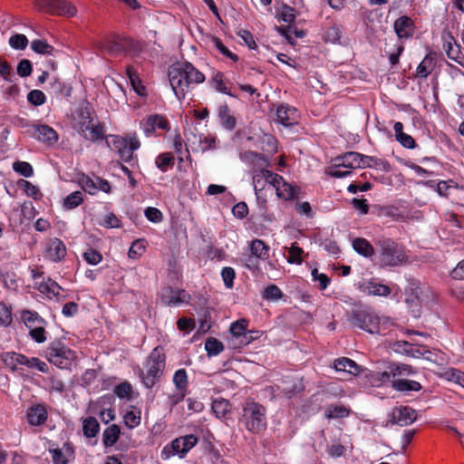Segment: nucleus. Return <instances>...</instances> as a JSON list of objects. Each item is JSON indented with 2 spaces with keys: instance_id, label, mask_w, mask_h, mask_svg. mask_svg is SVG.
<instances>
[{
  "instance_id": "nucleus-1",
  "label": "nucleus",
  "mask_w": 464,
  "mask_h": 464,
  "mask_svg": "<svg viewBox=\"0 0 464 464\" xmlns=\"http://www.w3.org/2000/svg\"><path fill=\"white\" fill-rule=\"evenodd\" d=\"M168 76L174 94L180 102L185 99L191 84H199L206 80L204 73L187 61L170 65Z\"/></svg>"
},
{
  "instance_id": "nucleus-2",
  "label": "nucleus",
  "mask_w": 464,
  "mask_h": 464,
  "mask_svg": "<svg viewBox=\"0 0 464 464\" xmlns=\"http://www.w3.org/2000/svg\"><path fill=\"white\" fill-rule=\"evenodd\" d=\"M238 421L247 431L259 434L267 427L266 409L254 400H247L243 403Z\"/></svg>"
},
{
  "instance_id": "nucleus-3",
  "label": "nucleus",
  "mask_w": 464,
  "mask_h": 464,
  "mask_svg": "<svg viewBox=\"0 0 464 464\" xmlns=\"http://www.w3.org/2000/svg\"><path fill=\"white\" fill-rule=\"evenodd\" d=\"M166 366V355L160 346L155 347L145 362L146 372L139 369V376L147 389H151L160 377Z\"/></svg>"
},
{
  "instance_id": "nucleus-4",
  "label": "nucleus",
  "mask_w": 464,
  "mask_h": 464,
  "mask_svg": "<svg viewBox=\"0 0 464 464\" xmlns=\"http://www.w3.org/2000/svg\"><path fill=\"white\" fill-rule=\"evenodd\" d=\"M379 263L382 266H396L407 260V256L402 246L391 238L378 241Z\"/></svg>"
},
{
  "instance_id": "nucleus-5",
  "label": "nucleus",
  "mask_w": 464,
  "mask_h": 464,
  "mask_svg": "<svg viewBox=\"0 0 464 464\" xmlns=\"http://www.w3.org/2000/svg\"><path fill=\"white\" fill-rule=\"evenodd\" d=\"M106 144L124 162H130L133 160V151L140 147V142L135 133L128 135L126 138L119 135H109L106 138Z\"/></svg>"
},
{
  "instance_id": "nucleus-6",
  "label": "nucleus",
  "mask_w": 464,
  "mask_h": 464,
  "mask_svg": "<svg viewBox=\"0 0 464 464\" xmlns=\"http://www.w3.org/2000/svg\"><path fill=\"white\" fill-rule=\"evenodd\" d=\"M48 361L61 369H68L76 359L75 352L60 341L50 343L46 349Z\"/></svg>"
},
{
  "instance_id": "nucleus-7",
  "label": "nucleus",
  "mask_w": 464,
  "mask_h": 464,
  "mask_svg": "<svg viewBox=\"0 0 464 464\" xmlns=\"http://www.w3.org/2000/svg\"><path fill=\"white\" fill-rule=\"evenodd\" d=\"M350 323L370 334H376L380 329V318L372 311L366 308L353 309L349 317Z\"/></svg>"
},
{
  "instance_id": "nucleus-8",
  "label": "nucleus",
  "mask_w": 464,
  "mask_h": 464,
  "mask_svg": "<svg viewBox=\"0 0 464 464\" xmlns=\"http://www.w3.org/2000/svg\"><path fill=\"white\" fill-rule=\"evenodd\" d=\"M198 438L194 434L180 436L167 444L161 450V458L169 459L178 455L180 459L185 458L188 452L197 445Z\"/></svg>"
},
{
  "instance_id": "nucleus-9",
  "label": "nucleus",
  "mask_w": 464,
  "mask_h": 464,
  "mask_svg": "<svg viewBox=\"0 0 464 464\" xmlns=\"http://www.w3.org/2000/svg\"><path fill=\"white\" fill-rule=\"evenodd\" d=\"M131 40L118 34H111L105 37L97 44L100 52L117 56L128 51L131 45Z\"/></svg>"
},
{
  "instance_id": "nucleus-10",
  "label": "nucleus",
  "mask_w": 464,
  "mask_h": 464,
  "mask_svg": "<svg viewBox=\"0 0 464 464\" xmlns=\"http://www.w3.org/2000/svg\"><path fill=\"white\" fill-rule=\"evenodd\" d=\"M35 5L39 11L45 12L53 15L76 14V7L64 0H35Z\"/></svg>"
},
{
  "instance_id": "nucleus-11",
  "label": "nucleus",
  "mask_w": 464,
  "mask_h": 464,
  "mask_svg": "<svg viewBox=\"0 0 464 464\" xmlns=\"http://www.w3.org/2000/svg\"><path fill=\"white\" fill-rule=\"evenodd\" d=\"M140 127L147 137H151L156 130L169 131L170 123L166 116L161 114H152L143 119L140 122Z\"/></svg>"
},
{
  "instance_id": "nucleus-12",
  "label": "nucleus",
  "mask_w": 464,
  "mask_h": 464,
  "mask_svg": "<svg viewBox=\"0 0 464 464\" xmlns=\"http://www.w3.org/2000/svg\"><path fill=\"white\" fill-rule=\"evenodd\" d=\"M276 121L285 127H292L298 123L300 114L297 109L287 103H280L276 110Z\"/></svg>"
},
{
  "instance_id": "nucleus-13",
  "label": "nucleus",
  "mask_w": 464,
  "mask_h": 464,
  "mask_svg": "<svg viewBox=\"0 0 464 464\" xmlns=\"http://www.w3.org/2000/svg\"><path fill=\"white\" fill-rule=\"evenodd\" d=\"M190 298V295L184 289H174L170 286L162 289L161 300L169 306H177L184 303L188 304Z\"/></svg>"
},
{
  "instance_id": "nucleus-14",
  "label": "nucleus",
  "mask_w": 464,
  "mask_h": 464,
  "mask_svg": "<svg viewBox=\"0 0 464 464\" xmlns=\"http://www.w3.org/2000/svg\"><path fill=\"white\" fill-rule=\"evenodd\" d=\"M417 419V412L411 407L400 406L392 410L391 422L400 426H407L413 423Z\"/></svg>"
},
{
  "instance_id": "nucleus-15",
  "label": "nucleus",
  "mask_w": 464,
  "mask_h": 464,
  "mask_svg": "<svg viewBox=\"0 0 464 464\" xmlns=\"http://www.w3.org/2000/svg\"><path fill=\"white\" fill-rule=\"evenodd\" d=\"M393 29L399 39L407 40L413 36L415 33V24L410 16L401 15L394 21Z\"/></svg>"
},
{
  "instance_id": "nucleus-16",
  "label": "nucleus",
  "mask_w": 464,
  "mask_h": 464,
  "mask_svg": "<svg viewBox=\"0 0 464 464\" xmlns=\"http://www.w3.org/2000/svg\"><path fill=\"white\" fill-rule=\"evenodd\" d=\"M48 418V411L44 403L31 405L26 411V420L30 426H42Z\"/></svg>"
},
{
  "instance_id": "nucleus-17",
  "label": "nucleus",
  "mask_w": 464,
  "mask_h": 464,
  "mask_svg": "<svg viewBox=\"0 0 464 464\" xmlns=\"http://www.w3.org/2000/svg\"><path fill=\"white\" fill-rule=\"evenodd\" d=\"M358 289L365 295L382 297H387L392 293L390 286L378 283L374 279L360 284Z\"/></svg>"
},
{
  "instance_id": "nucleus-18",
  "label": "nucleus",
  "mask_w": 464,
  "mask_h": 464,
  "mask_svg": "<svg viewBox=\"0 0 464 464\" xmlns=\"http://www.w3.org/2000/svg\"><path fill=\"white\" fill-rule=\"evenodd\" d=\"M362 155L356 151H348L344 154L337 156L334 160V168L343 167L346 169L361 168L362 161Z\"/></svg>"
},
{
  "instance_id": "nucleus-19",
  "label": "nucleus",
  "mask_w": 464,
  "mask_h": 464,
  "mask_svg": "<svg viewBox=\"0 0 464 464\" xmlns=\"http://www.w3.org/2000/svg\"><path fill=\"white\" fill-rule=\"evenodd\" d=\"M53 464H68L74 458V448L69 441L63 443V448L49 449Z\"/></svg>"
},
{
  "instance_id": "nucleus-20",
  "label": "nucleus",
  "mask_w": 464,
  "mask_h": 464,
  "mask_svg": "<svg viewBox=\"0 0 464 464\" xmlns=\"http://www.w3.org/2000/svg\"><path fill=\"white\" fill-rule=\"evenodd\" d=\"M239 158L242 161L251 164L256 169L260 172L269 166V160L266 156L252 150H245L240 152Z\"/></svg>"
},
{
  "instance_id": "nucleus-21",
  "label": "nucleus",
  "mask_w": 464,
  "mask_h": 464,
  "mask_svg": "<svg viewBox=\"0 0 464 464\" xmlns=\"http://www.w3.org/2000/svg\"><path fill=\"white\" fill-rule=\"evenodd\" d=\"M34 137L41 142L54 145L58 141L56 130L48 125H34Z\"/></svg>"
},
{
  "instance_id": "nucleus-22",
  "label": "nucleus",
  "mask_w": 464,
  "mask_h": 464,
  "mask_svg": "<svg viewBox=\"0 0 464 464\" xmlns=\"http://www.w3.org/2000/svg\"><path fill=\"white\" fill-rule=\"evenodd\" d=\"M47 257L53 262H60L66 256V246L59 238L51 239L46 246Z\"/></svg>"
},
{
  "instance_id": "nucleus-23",
  "label": "nucleus",
  "mask_w": 464,
  "mask_h": 464,
  "mask_svg": "<svg viewBox=\"0 0 464 464\" xmlns=\"http://www.w3.org/2000/svg\"><path fill=\"white\" fill-rule=\"evenodd\" d=\"M392 388L399 392L410 394L412 392H420L422 385L417 381L407 378H395L392 382Z\"/></svg>"
},
{
  "instance_id": "nucleus-24",
  "label": "nucleus",
  "mask_w": 464,
  "mask_h": 464,
  "mask_svg": "<svg viewBox=\"0 0 464 464\" xmlns=\"http://www.w3.org/2000/svg\"><path fill=\"white\" fill-rule=\"evenodd\" d=\"M218 115L220 121V124L224 129L231 131L236 128L237 119L231 112L227 103L218 106Z\"/></svg>"
},
{
  "instance_id": "nucleus-25",
  "label": "nucleus",
  "mask_w": 464,
  "mask_h": 464,
  "mask_svg": "<svg viewBox=\"0 0 464 464\" xmlns=\"http://www.w3.org/2000/svg\"><path fill=\"white\" fill-rule=\"evenodd\" d=\"M334 367L337 372H343L351 376H355L360 372V366L353 360L347 357L334 360Z\"/></svg>"
},
{
  "instance_id": "nucleus-26",
  "label": "nucleus",
  "mask_w": 464,
  "mask_h": 464,
  "mask_svg": "<svg viewBox=\"0 0 464 464\" xmlns=\"http://www.w3.org/2000/svg\"><path fill=\"white\" fill-rule=\"evenodd\" d=\"M443 49L450 59L461 63L460 59L463 56L460 51V45L456 42L452 35H448L447 38H444Z\"/></svg>"
},
{
  "instance_id": "nucleus-27",
  "label": "nucleus",
  "mask_w": 464,
  "mask_h": 464,
  "mask_svg": "<svg viewBox=\"0 0 464 464\" xmlns=\"http://www.w3.org/2000/svg\"><path fill=\"white\" fill-rule=\"evenodd\" d=\"M228 80H226L225 74L218 71L214 72L211 79L209 80V84L218 92L229 95L231 97L237 98V96L231 92L228 87L227 86V82Z\"/></svg>"
},
{
  "instance_id": "nucleus-28",
  "label": "nucleus",
  "mask_w": 464,
  "mask_h": 464,
  "mask_svg": "<svg viewBox=\"0 0 464 464\" xmlns=\"http://www.w3.org/2000/svg\"><path fill=\"white\" fill-rule=\"evenodd\" d=\"M126 75L130 82V85L132 87V89L134 90V92L139 95V96H146L147 95V92H146V88L145 86L142 84V82L138 74V72L137 70L131 66V65H128L126 67Z\"/></svg>"
},
{
  "instance_id": "nucleus-29",
  "label": "nucleus",
  "mask_w": 464,
  "mask_h": 464,
  "mask_svg": "<svg viewBox=\"0 0 464 464\" xmlns=\"http://www.w3.org/2000/svg\"><path fill=\"white\" fill-rule=\"evenodd\" d=\"M269 246L261 239L256 238L249 243V253L262 261L269 258Z\"/></svg>"
},
{
  "instance_id": "nucleus-30",
  "label": "nucleus",
  "mask_w": 464,
  "mask_h": 464,
  "mask_svg": "<svg viewBox=\"0 0 464 464\" xmlns=\"http://www.w3.org/2000/svg\"><path fill=\"white\" fill-rule=\"evenodd\" d=\"M361 168H374L384 172L391 170V165L386 160L367 155H362Z\"/></svg>"
},
{
  "instance_id": "nucleus-31",
  "label": "nucleus",
  "mask_w": 464,
  "mask_h": 464,
  "mask_svg": "<svg viewBox=\"0 0 464 464\" xmlns=\"http://www.w3.org/2000/svg\"><path fill=\"white\" fill-rule=\"evenodd\" d=\"M121 435V428L117 424H111L102 432V444L111 448L116 444Z\"/></svg>"
},
{
  "instance_id": "nucleus-32",
  "label": "nucleus",
  "mask_w": 464,
  "mask_h": 464,
  "mask_svg": "<svg viewBox=\"0 0 464 464\" xmlns=\"http://www.w3.org/2000/svg\"><path fill=\"white\" fill-rule=\"evenodd\" d=\"M420 281L416 279H410L408 281V285L405 288V294L407 295L406 302L414 304L416 302L420 301V295L422 294V290L420 288Z\"/></svg>"
},
{
  "instance_id": "nucleus-33",
  "label": "nucleus",
  "mask_w": 464,
  "mask_h": 464,
  "mask_svg": "<svg viewBox=\"0 0 464 464\" xmlns=\"http://www.w3.org/2000/svg\"><path fill=\"white\" fill-rule=\"evenodd\" d=\"M391 372L395 378H407L417 373V370L405 363H391Z\"/></svg>"
},
{
  "instance_id": "nucleus-34",
  "label": "nucleus",
  "mask_w": 464,
  "mask_h": 464,
  "mask_svg": "<svg viewBox=\"0 0 464 464\" xmlns=\"http://www.w3.org/2000/svg\"><path fill=\"white\" fill-rule=\"evenodd\" d=\"M353 249L365 257H371L374 254L373 246L371 243L362 237L355 238L353 241Z\"/></svg>"
},
{
  "instance_id": "nucleus-35",
  "label": "nucleus",
  "mask_w": 464,
  "mask_h": 464,
  "mask_svg": "<svg viewBox=\"0 0 464 464\" xmlns=\"http://www.w3.org/2000/svg\"><path fill=\"white\" fill-rule=\"evenodd\" d=\"M3 361L11 370L15 371L18 365H24L25 355L14 352H7L2 355Z\"/></svg>"
},
{
  "instance_id": "nucleus-36",
  "label": "nucleus",
  "mask_w": 464,
  "mask_h": 464,
  "mask_svg": "<svg viewBox=\"0 0 464 464\" xmlns=\"http://www.w3.org/2000/svg\"><path fill=\"white\" fill-rule=\"evenodd\" d=\"M100 431V424L96 418L89 416L82 420V432L86 438H94Z\"/></svg>"
},
{
  "instance_id": "nucleus-37",
  "label": "nucleus",
  "mask_w": 464,
  "mask_h": 464,
  "mask_svg": "<svg viewBox=\"0 0 464 464\" xmlns=\"http://www.w3.org/2000/svg\"><path fill=\"white\" fill-rule=\"evenodd\" d=\"M435 64V59L431 53H428L420 63L416 69V76L419 78H427Z\"/></svg>"
},
{
  "instance_id": "nucleus-38",
  "label": "nucleus",
  "mask_w": 464,
  "mask_h": 464,
  "mask_svg": "<svg viewBox=\"0 0 464 464\" xmlns=\"http://www.w3.org/2000/svg\"><path fill=\"white\" fill-rule=\"evenodd\" d=\"M22 320L29 330L38 324H46V321L35 311H24L22 314Z\"/></svg>"
},
{
  "instance_id": "nucleus-39",
  "label": "nucleus",
  "mask_w": 464,
  "mask_h": 464,
  "mask_svg": "<svg viewBox=\"0 0 464 464\" xmlns=\"http://www.w3.org/2000/svg\"><path fill=\"white\" fill-rule=\"evenodd\" d=\"M175 158L170 152L160 153L156 157L155 164L157 168L162 171L167 172L174 166Z\"/></svg>"
},
{
  "instance_id": "nucleus-40",
  "label": "nucleus",
  "mask_w": 464,
  "mask_h": 464,
  "mask_svg": "<svg viewBox=\"0 0 464 464\" xmlns=\"http://www.w3.org/2000/svg\"><path fill=\"white\" fill-rule=\"evenodd\" d=\"M393 379H395V376L391 372V364L387 371L375 372L371 375V381L375 386L392 384Z\"/></svg>"
},
{
  "instance_id": "nucleus-41",
  "label": "nucleus",
  "mask_w": 464,
  "mask_h": 464,
  "mask_svg": "<svg viewBox=\"0 0 464 464\" xmlns=\"http://www.w3.org/2000/svg\"><path fill=\"white\" fill-rule=\"evenodd\" d=\"M211 409L215 416L221 419L230 411V402L223 398L216 399L212 401Z\"/></svg>"
},
{
  "instance_id": "nucleus-42",
  "label": "nucleus",
  "mask_w": 464,
  "mask_h": 464,
  "mask_svg": "<svg viewBox=\"0 0 464 464\" xmlns=\"http://www.w3.org/2000/svg\"><path fill=\"white\" fill-rule=\"evenodd\" d=\"M38 290L45 295H53V296H59V291L63 288L53 279L48 278L45 281L39 283Z\"/></svg>"
},
{
  "instance_id": "nucleus-43",
  "label": "nucleus",
  "mask_w": 464,
  "mask_h": 464,
  "mask_svg": "<svg viewBox=\"0 0 464 464\" xmlns=\"http://www.w3.org/2000/svg\"><path fill=\"white\" fill-rule=\"evenodd\" d=\"M173 383L179 392H186L188 386V378L185 369H179L174 372Z\"/></svg>"
},
{
  "instance_id": "nucleus-44",
  "label": "nucleus",
  "mask_w": 464,
  "mask_h": 464,
  "mask_svg": "<svg viewBox=\"0 0 464 464\" xmlns=\"http://www.w3.org/2000/svg\"><path fill=\"white\" fill-rule=\"evenodd\" d=\"M222 342L215 337H208L205 342V350L208 356H217L224 351Z\"/></svg>"
},
{
  "instance_id": "nucleus-45",
  "label": "nucleus",
  "mask_w": 464,
  "mask_h": 464,
  "mask_svg": "<svg viewBox=\"0 0 464 464\" xmlns=\"http://www.w3.org/2000/svg\"><path fill=\"white\" fill-rule=\"evenodd\" d=\"M349 413H350V410L347 409L345 406L332 404L327 408V410L325 411V417L328 420L340 419V418L347 417L349 415Z\"/></svg>"
},
{
  "instance_id": "nucleus-46",
  "label": "nucleus",
  "mask_w": 464,
  "mask_h": 464,
  "mask_svg": "<svg viewBox=\"0 0 464 464\" xmlns=\"http://www.w3.org/2000/svg\"><path fill=\"white\" fill-rule=\"evenodd\" d=\"M261 150L267 154L273 155L277 151V140L270 134H264L260 140Z\"/></svg>"
},
{
  "instance_id": "nucleus-47",
  "label": "nucleus",
  "mask_w": 464,
  "mask_h": 464,
  "mask_svg": "<svg viewBox=\"0 0 464 464\" xmlns=\"http://www.w3.org/2000/svg\"><path fill=\"white\" fill-rule=\"evenodd\" d=\"M83 202V196L81 191H74L69 194L64 199L63 203V207L65 209H73L80 206Z\"/></svg>"
},
{
  "instance_id": "nucleus-48",
  "label": "nucleus",
  "mask_w": 464,
  "mask_h": 464,
  "mask_svg": "<svg viewBox=\"0 0 464 464\" xmlns=\"http://www.w3.org/2000/svg\"><path fill=\"white\" fill-rule=\"evenodd\" d=\"M91 122L92 121H90L88 125L85 127V130H89V135H86V139L93 142L102 140L104 138L103 127L100 123L91 125Z\"/></svg>"
},
{
  "instance_id": "nucleus-49",
  "label": "nucleus",
  "mask_w": 464,
  "mask_h": 464,
  "mask_svg": "<svg viewBox=\"0 0 464 464\" xmlns=\"http://www.w3.org/2000/svg\"><path fill=\"white\" fill-rule=\"evenodd\" d=\"M275 188L276 190L277 197L284 200H289L295 197L294 188L289 183L285 181L284 179L283 182L278 184V186H276Z\"/></svg>"
},
{
  "instance_id": "nucleus-50",
  "label": "nucleus",
  "mask_w": 464,
  "mask_h": 464,
  "mask_svg": "<svg viewBox=\"0 0 464 464\" xmlns=\"http://www.w3.org/2000/svg\"><path fill=\"white\" fill-rule=\"evenodd\" d=\"M113 392L120 399L131 400L132 386L129 382L124 381L114 387Z\"/></svg>"
},
{
  "instance_id": "nucleus-51",
  "label": "nucleus",
  "mask_w": 464,
  "mask_h": 464,
  "mask_svg": "<svg viewBox=\"0 0 464 464\" xmlns=\"http://www.w3.org/2000/svg\"><path fill=\"white\" fill-rule=\"evenodd\" d=\"M340 39L341 25L334 24L324 31V40L326 43L336 44L340 41Z\"/></svg>"
},
{
  "instance_id": "nucleus-52",
  "label": "nucleus",
  "mask_w": 464,
  "mask_h": 464,
  "mask_svg": "<svg viewBox=\"0 0 464 464\" xmlns=\"http://www.w3.org/2000/svg\"><path fill=\"white\" fill-rule=\"evenodd\" d=\"M31 48L39 54H53L54 47L46 41L35 39L31 43Z\"/></svg>"
},
{
  "instance_id": "nucleus-53",
  "label": "nucleus",
  "mask_w": 464,
  "mask_h": 464,
  "mask_svg": "<svg viewBox=\"0 0 464 464\" xmlns=\"http://www.w3.org/2000/svg\"><path fill=\"white\" fill-rule=\"evenodd\" d=\"M304 253L303 248H301L297 243H293L291 246L288 248V256L287 261L290 264H297L300 265L303 262L302 255Z\"/></svg>"
},
{
  "instance_id": "nucleus-54",
  "label": "nucleus",
  "mask_w": 464,
  "mask_h": 464,
  "mask_svg": "<svg viewBox=\"0 0 464 464\" xmlns=\"http://www.w3.org/2000/svg\"><path fill=\"white\" fill-rule=\"evenodd\" d=\"M241 263L250 271H260V261L250 253L243 254L240 257Z\"/></svg>"
},
{
  "instance_id": "nucleus-55",
  "label": "nucleus",
  "mask_w": 464,
  "mask_h": 464,
  "mask_svg": "<svg viewBox=\"0 0 464 464\" xmlns=\"http://www.w3.org/2000/svg\"><path fill=\"white\" fill-rule=\"evenodd\" d=\"M79 183L82 189L91 195H94L98 192L97 179L94 180L87 175H82L79 179Z\"/></svg>"
},
{
  "instance_id": "nucleus-56",
  "label": "nucleus",
  "mask_w": 464,
  "mask_h": 464,
  "mask_svg": "<svg viewBox=\"0 0 464 464\" xmlns=\"http://www.w3.org/2000/svg\"><path fill=\"white\" fill-rule=\"evenodd\" d=\"M247 326L248 320L242 318L233 322L230 325L229 331L231 335L241 338L245 332L247 330Z\"/></svg>"
},
{
  "instance_id": "nucleus-57",
  "label": "nucleus",
  "mask_w": 464,
  "mask_h": 464,
  "mask_svg": "<svg viewBox=\"0 0 464 464\" xmlns=\"http://www.w3.org/2000/svg\"><path fill=\"white\" fill-rule=\"evenodd\" d=\"M13 169L25 178H30L34 174L32 165L26 161L17 160L13 164Z\"/></svg>"
},
{
  "instance_id": "nucleus-58",
  "label": "nucleus",
  "mask_w": 464,
  "mask_h": 464,
  "mask_svg": "<svg viewBox=\"0 0 464 464\" xmlns=\"http://www.w3.org/2000/svg\"><path fill=\"white\" fill-rule=\"evenodd\" d=\"M279 19L287 23L292 24L295 22L296 14L295 9L286 4H284L278 14Z\"/></svg>"
},
{
  "instance_id": "nucleus-59",
  "label": "nucleus",
  "mask_w": 464,
  "mask_h": 464,
  "mask_svg": "<svg viewBox=\"0 0 464 464\" xmlns=\"http://www.w3.org/2000/svg\"><path fill=\"white\" fill-rule=\"evenodd\" d=\"M9 44L13 49L24 50L28 45V39L23 34H15L9 38Z\"/></svg>"
},
{
  "instance_id": "nucleus-60",
  "label": "nucleus",
  "mask_w": 464,
  "mask_h": 464,
  "mask_svg": "<svg viewBox=\"0 0 464 464\" xmlns=\"http://www.w3.org/2000/svg\"><path fill=\"white\" fill-rule=\"evenodd\" d=\"M283 296V292L276 285H270L265 288L263 298L268 301H277Z\"/></svg>"
},
{
  "instance_id": "nucleus-61",
  "label": "nucleus",
  "mask_w": 464,
  "mask_h": 464,
  "mask_svg": "<svg viewBox=\"0 0 464 464\" xmlns=\"http://www.w3.org/2000/svg\"><path fill=\"white\" fill-rule=\"evenodd\" d=\"M123 422L129 429H134L140 424V411H127L123 415Z\"/></svg>"
},
{
  "instance_id": "nucleus-62",
  "label": "nucleus",
  "mask_w": 464,
  "mask_h": 464,
  "mask_svg": "<svg viewBox=\"0 0 464 464\" xmlns=\"http://www.w3.org/2000/svg\"><path fill=\"white\" fill-rule=\"evenodd\" d=\"M145 251V240L144 239H137L135 240L128 252V256L130 258L135 259L142 255Z\"/></svg>"
},
{
  "instance_id": "nucleus-63",
  "label": "nucleus",
  "mask_w": 464,
  "mask_h": 464,
  "mask_svg": "<svg viewBox=\"0 0 464 464\" xmlns=\"http://www.w3.org/2000/svg\"><path fill=\"white\" fill-rule=\"evenodd\" d=\"M27 101L29 103L34 106H41L45 103L46 96L40 90H33L27 94Z\"/></svg>"
},
{
  "instance_id": "nucleus-64",
  "label": "nucleus",
  "mask_w": 464,
  "mask_h": 464,
  "mask_svg": "<svg viewBox=\"0 0 464 464\" xmlns=\"http://www.w3.org/2000/svg\"><path fill=\"white\" fill-rule=\"evenodd\" d=\"M18 186L24 189L27 196L32 197L34 199L38 198L40 190L35 185H34L30 181H27L25 179H20L18 181Z\"/></svg>"
}]
</instances>
